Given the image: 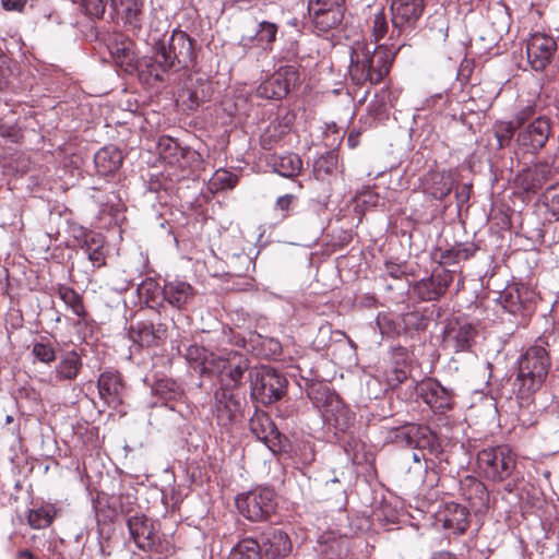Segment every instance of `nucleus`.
Returning a JSON list of instances; mask_svg holds the SVG:
<instances>
[{"label": "nucleus", "mask_w": 559, "mask_h": 559, "mask_svg": "<svg viewBox=\"0 0 559 559\" xmlns=\"http://www.w3.org/2000/svg\"><path fill=\"white\" fill-rule=\"evenodd\" d=\"M195 59L193 41L180 29H174L168 39L163 38L152 46V55L141 58L138 68L146 82H163L168 72H178L190 67Z\"/></svg>", "instance_id": "f257e3e1"}, {"label": "nucleus", "mask_w": 559, "mask_h": 559, "mask_svg": "<svg viewBox=\"0 0 559 559\" xmlns=\"http://www.w3.org/2000/svg\"><path fill=\"white\" fill-rule=\"evenodd\" d=\"M396 50L385 45L373 47L365 41H355L350 48L349 76L356 85L379 84L390 72Z\"/></svg>", "instance_id": "f03ea898"}, {"label": "nucleus", "mask_w": 559, "mask_h": 559, "mask_svg": "<svg viewBox=\"0 0 559 559\" xmlns=\"http://www.w3.org/2000/svg\"><path fill=\"white\" fill-rule=\"evenodd\" d=\"M542 338L519 360V373L513 383L520 408H530L533 394L544 384L550 368V357Z\"/></svg>", "instance_id": "7ed1b4c3"}, {"label": "nucleus", "mask_w": 559, "mask_h": 559, "mask_svg": "<svg viewBox=\"0 0 559 559\" xmlns=\"http://www.w3.org/2000/svg\"><path fill=\"white\" fill-rule=\"evenodd\" d=\"M477 466L486 479L503 481L515 469L516 459L507 445L488 447L478 452Z\"/></svg>", "instance_id": "20e7f679"}, {"label": "nucleus", "mask_w": 559, "mask_h": 559, "mask_svg": "<svg viewBox=\"0 0 559 559\" xmlns=\"http://www.w3.org/2000/svg\"><path fill=\"white\" fill-rule=\"evenodd\" d=\"M251 394L263 404H272L286 393L287 380L277 370L262 366L250 372Z\"/></svg>", "instance_id": "39448f33"}, {"label": "nucleus", "mask_w": 559, "mask_h": 559, "mask_svg": "<svg viewBox=\"0 0 559 559\" xmlns=\"http://www.w3.org/2000/svg\"><path fill=\"white\" fill-rule=\"evenodd\" d=\"M236 504L240 513L250 521L266 520L276 506L274 492L266 488L239 496Z\"/></svg>", "instance_id": "423d86ee"}, {"label": "nucleus", "mask_w": 559, "mask_h": 559, "mask_svg": "<svg viewBox=\"0 0 559 559\" xmlns=\"http://www.w3.org/2000/svg\"><path fill=\"white\" fill-rule=\"evenodd\" d=\"M298 80V71L294 66L281 67L258 86L257 95L265 99H282Z\"/></svg>", "instance_id": "0eeeda50"}, {"label": "nucleus", "mask_w": 559, "mask_h": 559, "mask_svg": "<svg viewBox=\"0 0 559 559\" xmlns=\"http://www.w3.org/2000/svg\"><path fill=\"white\" fill-rule=\"evenodd\" d=\"M558 46L552 36L536 33L526 44V56L531 68L535 71H544L552 61Z\"/></svg>", "instance_id": "6e6552de"}, {"label": "nucleus", "mask_w": 559, "mask_h": 559, "mask_svg": "<svg viewBox=\"0 0 559 559\" xmlns=\"http://www.w3.org/2000/svg\"><path fill=\"white\" fill-rule=\"evenodd\" d=\"M551 132L550 121L546 117H537L520 130L516 142L526 152L536 153L542 150L548 141Z\"/></svg>", "instance_id": "1a4fd4ad"}, {"label": "nucleus", "mask_w": 559, "mask_h": 559, "mask_svg": "<svg viewBox=\"0 0 559 559\" xmlns=\"http://www.w3.org/2000/svg\"><path fill=\"white\" fill-rule=\"evenodd\" d=\"M478 335L476 326L466 319H454L448 323L444 343L455 352L468 350Z\"/></svg>", "instance_id": "9d476101"}, {"label": "nucleus", "mask_w": 559, "mask_h": 559, "mask_svg": "<svg viewBox=\"0 0 559 559\" xmlns=\"http://www.w3.org/2000/svg\"><path fill=\"white\" fill-rule=\"evenodd\" d=\"M425 7V0H392V24L395 29H399V35L403 28L416 26Z\"/></svg>", "instance_id": "9b49d317"}, {"label": "nucleus", "mask_w": 559, "mask_h": 559, "mask_svg": "<svg viewBox=\"0 0 559 559\" xmlns=\"http://www.w3.org/2000/svg\"><path fill=\"white\" fill-rule=\"evenodd\" d=\"M262 554L266 559H282L290 555L293 544L284 531L269 527L260 535Z\"/></svg>", "instance_id": "f8f14e48"}, {"label": "nucleus", "mask_w": 559, "mask_h": 559, "mask_svg": "<svg viewBox=\"0 0 559 559\" xmlns=\"http://www.w3.org/2000/svg\"><path fill=\"white\" fill-rule=\"evenodd\" d=\"M215 414L219 426H228L237 420L241 413L242 400L226 388L215 392Z\"/></svg>", "instance_id": "ddd939ff"}, {"label": "nucleus", "mask_w": 559, "mask_h": 559, "mask_svg": "<svg viewBox=\"0 0 559 559\" xmlns=\"http://www.w3.org/2000/svg\"><path fill=\"white\" fill-rule=\"evenodd\" d=\"M212 95V85L203 76L189 75L179 94L183 105L189 110L197 109L201 104L207 102Z\"/></svg>", "instance_id": "4468645a"}, {"label": "nucleus", "mask_w": 559, "mask_h": 559, "mask_svg": "<svg viewBox=\"0 0 559 559\" xmlns=\"http://www.w3.org/2000/svg\"><path fill=\"white\" fill-rule=\"evenodd\" d=\"M451 282L452 275L443 270L417 282L414 286V294L424 301L438 300L445 294Z\"/></svg>", "instance_id": "2eb2a0df"}, {"label": "nucleus", "mask_w": 559, "mask_h": 559, "mask_svg": "<svg viewBox=\"0 0 559 559\" xmlns=\"http://www.w3.org/2000/svg\"><path fill=\"white\" fill-rule=\"evenodd\" d=\"M418 391L423 401L436 412L443 413L451 407V392L438 381L428 380L423 382L419 384Z\"/></svg>", "instance_id": "dca6fc26"}, {"label": "nucleus", "mask_w": 559, "mask_h": 559, "mask_svg": "<svg viewBox=\"0 0 559 559\" xmlns=\"http://www.w3.org/2000/svg\"><path fill=\"white\" fill-rule=\"evenodd\" d=\"M75 238L94 266L102 267L106 264L105 238L102 234L80 228V235H75Z\"/></svg>", "instance_id": "f3484780"}, {"label": "nucleus", "mask_w": 559, "mask_h": 559, "mask_svg": "<svg viewBox=\"0 0 559 559\" xmlns=\"http://www.w3.org/2000/svg\"><path fill=\"white\" fill-rule=\"evenodd\" d=\"M98 393L108 405L117 407L122 403L124 384L117 372L105 371L98 379Z\"/></svg>", "instance_id": "a211bd4d"}, {"label": "nucleus", "mask_w": 559, "mask_h": 559, "mask_svg": "<svg viewBox=\"0 0 559 559\" xmlns=\"http://www.w3.org/2000/svg\"><path fill=\"white\" fill-rule=\"evenodd\" d=\"M534 293L525 286H509L500 294L501 306L510 313L530 308Z\"/></svg>", "instance_id": "6ab92c4d"}, {"label": "nucleus", "mask_w": 559, "mask_h": 559, "mask_svg": "<svg viewBox=\"0 0 559 559\" xmlns=\"http://www.w3.org/2000/svg\"><path fill=\"white\" fill-rule=\"evenodd\" d=\"M550 176L551 168L548 164H537L521 173L518 182L526 192H535L549 181Z\"/></svg>", "instance_id": "aec40b11"}, {"label": "nucleus", "mask_w": 559, "mask_h": 559, "mask_svg": "<svg viewBox=\"0 0 559 559\" xmlns=\"http://www.w3.org/2000/svg\"><path fill=\"white\" fill-rule=\"evenodd\" d=\"M163 295L168 304L180 309L193 299L194 290L189 283L174 280L164 285Z\"/></svg>", "instance_id": "412c9836"}, {"label": "nucleus", "mask_w": 559, "mask_h": 559, "mask_svg": "<svg viewBox=\"0 0 559 559\" xmlns=\"http://www.w3.org/2000/svg\"><path fill=\"white\" fill-rule=\"evenodd\" d=\"M460 488L464 499L476 510L483 508L489 499V493L485 485L475 477H465L461 481Z\"/></svg>", "instance_id": "4be33fe9"}, {"label": "nucleus", "mask_w": 559, "mask_h": 559, "mask_svg": "<svg viewBox=\"0 0 559 559\" xmlns=\"http://www.w3.org/2000/svg\"><path fill=\"white\" fill-rule=\"evenodd\" d=\"M452 175L448 171L428 174L424 182V191L433 199L443 200L453 188Z\"/></svg>", "instance_id": "5701e85b"}, {"label": "nucleus", "mask_w": 559, "mask_h": 559, "mask_svg": "<svg viewBox=\"0 0 559 559\" xmlns=\"http://www.w3.org/2000/svg\"><path fill=\"white\" fill-rule=\"evenodd\" d=\"M128 527L139 548L147 549L154 545L155 536L146 518L131 516L128 520Z\"/></svg>", "instance_id": "b1692460"}, {"label": "nucleus", "mask_w": 559, "mask_h": 559, "mask_svg": "<svg viewBox=\"0 0 559 559\" xmlns=\"http://www.w3.org/2000/svg\"><path fill=\"white\" fill-rule=\"evenodd\" d=\"M122 160L121 151L114 145L103 147L94 156L95 166L102 175L115 173L121 166Z\"/></svg>", "instance_id": "393cba45"}, {"label": "nucleus", "mask_w": 559, "mask_h": 559, "mask_svg": "<svg viewBox=\"0 0 559 559\" xmlns=\"http://www.w3.org/2000/svg\"><path fill=\"white\" fill-rule=\"evenodd\" d=\"M271 164L278 175L287 178L299 175L302 169V160L295 153L274 155L271 159Z\"/></svg>", "instance_id": "a878e982"}, {"label": "nucleus", "mask_w": 559, "mask_h": 559, "mask_svg": "<svg viewBox=\"0 0 559 559\" xmlns=\"http://www.w3.org/2000/svg\"><path fill=\"white\" fill-rule=\"evenodd\" d=\"M428 432V427L414 424L406 425L396 431L395 441L408 448L423 447Z\"/></svg>", "instance_id": "bb28decb"}, {"label": "nucleus", "mask_w": 559, "mask_h": 559, "mask_svg": "<svg viewBox=\"0 0 559 559\" xmlns=\"http://www.w3.org/2000/svg\"><path fill=\"white\" fill-rule=\"evenodd\" d=\"M111 8L117 11L119 7L123 10L124 23L133 31L141 29V0H111Z\"/></svg>", "instance_id": "cd10ccee"}, {"label": "nucleus", "mask_w": 559, "mask_h": 559, "mask_svg": "<svg viewBox=\"0 0 559 559\" xmlns=\"http://www.w3.org/2000/svg\"><path fill=\"white\" fill-rule=\"evenodd\" d=\"M250 430L257 437V439L264 441L265 443L278 436V430L273 424L270 416L263 412L255 413L250 419Z\"/></svg>", "instance_id": "c85d7f7f"}, {"label": "nucleus", "mask_w": 559, "mask_h": 559, "mask_svg": "<svg viewBox=\"0 0 559 559\" xmlns=\"http://www.w3.org/2000/svg\"><path fill=\"white\" fill-rule=\"evenodd\" d=\"M81 367L80 355L75 350L67 352L56 367V378L58 380H73L79 374Z\"/></svg>", "instance_id": "c756f323"}, {"label": "nucleus", "mask_w": 559, "mask_h": 559, "mask_svg": "<svg viewBox=\"0 0 559 559\" xmlns=\"http://www.w3.org/2000/svg\"><path fill=\"white\" fill-rule=\"evenodd\" d=\"M319 8H314L313 13H309L314 27L320 32H328L334 27H336L344 17V10L341 9L331 10L328 12L320 13Z\"/></svg>", "instance_id": "7c9ffc66"}, {"label": "nucleus", "mask_w": 559, "mask_h": 559, "mask_svg": "<svg viewBox=\"0 0 559 559\" xmlns=\"http://www.w3.org/2000/svg\"><path fill=\"white\" fill-rule=\"evenodd\" d=\"M260 542L247 537L241 539L230 551V559H262Z\"/></svg>", "instance_id": "2f4dec72"}, {"label": "nucleus", "mask_w": 559, "mask_h": 559, "mask_svg": "<svg viewBox=\"0 0 559 559\" xmlns=\"http://www.w3.org/2000/svg\"><path fill=\"white\" fill-rule=\"evenodd\" d=\"M57 515V509L53 504L41 506L38 509L29 510L27 522L31 527L40 530L48 527Z\"/></svg>", "instance_id": "473e14b6"}, {"label": "nucleus", "mask_w": 559, "mask_h": 559, "mask_svg": "<svg viewBox=\"0 0 559 559\" xmlns=\"http://www.w3.org/2000/svg\"><path fill=\"white\" fill-rule=\"evenodd\" d=\"M476 247L473 243H459L444 250L440 254V263L453 264L462 260H467L474 255Z\"/></svg>", "instance_id": "72a5a7b5"}, {"label": "nucleus", "mask_w": 559, "mask_h": 559, "mask_svg": "<svg viewBox=\"0 0 559 559\" xmlns=\"http://www.w3.org/2000/svg\"><path fill=\"white\" fill-rule=\"evenodd\" d=\"M276 34L277 25L275 23L262 21L259 24V29L257 31L253 39L262 49H269L275 41Z\"/></svg>", "instance_id": "f704fd0d"}, {"label": "nucleus", "mask_w": 559, "mask_h": 559, "mask_svg": "<svg viewBox=\"0 0 559 559\" xmlns=\"http://www.w3.org/2000/svg\"><path fill=\"white\" fill-rule=\"evenodd\" d=\"M59 296L63 302L72 309L73 313L78 317L85 316L82 297L73 288L66 286L60 287Z\"/></svg>", "instance_id": "c9c22d12"}, {"label": "nucleus", "mask_w": 559, "mask_h": 559, "mask_svg": "<svg viewBox=\"0 0 559 559\" xmlns=\"http://www.w3.org/2000/svg\"><path fill=\"white\" fill-rule=\"evenodd\" d=\"M131 337L141 346H151L158 336L156 335L153 324L139 323L136 329H132Z\"/></svg>", "instance_id": "e433bc0d"}, {"label": "nucleus", "mask_w": 559, "mask_h": 559, "mask_svg": "<svg viewBox=\"0 0 559 559\" xmlns=\"http://www.w3.org/2000/svg\"><path fill=\"white\" fill-rule=\"evenodd\" d=\"M518 126L513 121H498L493 126L499 148L510 144Z\"/></svg>", "instance_id": "4c0bfd02"}, {"label": "nucleus", "mask_w": 559, "mask_h": 559, "mask_svg": "<svg viewBox=\"0 0 559 559\" xmlns=\"http://www.w3.org/2000/svg\"><path fill=\"white\" fill-rule=\"evenodd\" d=\"M452 509L453 514L451 516L445 518V525L448 527L457 530L460 533H464L468 526V512L464 507H461L459 504H454L452 508H449V511H451Z\"/></svg>", "instance_id": "58836bf2"}, {"label": "nucleus", "mask_w": 559, "mask_h": 559, "mask_svg": "<svg viewBox=\"0 0 559 559\" xmlns=\"http://www.w3.org/2000/svg\"><path fill=\"white\" fill-rule=\"evenodd\" d=\"M285 134V130L281 124H270L260 138V144L264 150H272Z\"/></svg>", "instance_id": "ea45409f"}, {"label": "nucleus", "mask_w": 559, "mask_h": 559, "mask_svg": "<svg viewBox=\"0 0 559 559\" xmlns=\"http://www.w3.org/2000/svg\"><path fill=\"white\" fill-rule=\"evenodd\" d=\"M152 391L162 399L171 400L179 393V386L171 379H159L153 384Z\"/></svg>", "instance_id": "a19ab883"}, {"label": "nucleus", "mask_w": 559, "mask_h": 559, "mask_svg": "<svg viewBox=\"0 0 559 559\" xmlns=\"http://www.w3.org/2000/svg\"><path fill=\"white\" fill-rule=\"evenodd\" d=\"M132 47L133 44L130 40L121 43V46H117L115 50H112V56L116 61L121 64L132 66L134 60Z\"/></svg>", "instance_id": "79ce46f5"}, {"label": "nucleus", "mask_w": 559, "mask_h": 559, "mask_svg": "<svg viewBox=\"0 0 559 559\" xmlns=\"http://www.w3.org/2000/svg\"><path fill=\"white\" fill-rule=\"evenodd\" d=\"M80 3L87 15L95 19H102L108 0H80Z\"/></svg>", "instance_id": "37998d69"}, {"label": "nucleus", "mask_w": 559, "mask_h": 559, "mask_svg": "<svg viewBox=\"0 0 559 559\" xmlns=\"http://www.w3.org/2000/svg\"><path fill=\"white\" fill-rule=\"evenodd\" d=\"M32 353L39 361L45 364H50L56 359V352L49 343H35Z\"/></svg>", "instance_id": "c03bdc74"}, {"label": "nucleus", "mask_w": 559, "mask_h": 559, "mask_svg": "<svg viewBox=\"0 0 559 559\" xmlns=\"http://www.w3.org/2000/svg\"><path fill=\"white\" fill-rule=\"evenodd\" d=\"M402 322L405 330H424L427 325L425 317L418 311H411L402 317Z\"/></svg>", "instance_id": "a18cd8bd"}, {"label": "nucleus", "mask_w": 559, "mask_h": 559, "mask_svg": "<svg viewBox=\"0 0 559 559\" xmlns=\"http://www.w3.org/2000/svg\"><path fill=\"white\" fill-rule=\"evenodd\" d=\"M247 364L245 360L239 361L238 364H229L226 368L225 376L229 378L228 385L237 386L241 382L243 378V373L247 370Z\"/></svg>", "instance_id": "49530a36"}, {"label": "nucleus", "mask_w": 559, "mask_h": 559, "mask_svg": "<svg viewBox=\"0 0 559 559\" xmlns=\"http://www.w3.org/2000/svg\"><path fill=\"white\" fill-rule=\"evenodd\" d=\"M314 8L322 9L320 10V13L328 12L331 10L341 9L344 10V2L343 0H309L308 2V11L309 13L314 12Z\"/></svg>", "instance_id": "de8ad7c7"}, {"label": "nucleus", "mask_w": 559, "mask_h": 559, "mask_svg": "<svg viewBox=\"0 0 559 559\" xmlns=\"http://www.w3.org/2000/svg\"><path fill=\"white\" fill-rule=\"evenodd\" d=\"M544 203L552 213V215H559V185L556 187H549L544 193Z\"/></svg>", "instance_id": "09e8293b"}, {"label": "nucleus", "mask_w": 559, "mask_h": 559, "mask_svg": "<svg viewBox=\"0 0 559 559\" xmlns=\"http://www.w3.org/2000/svg\"><path fill=\"white\" fill-rule=\"evenodd\" d=\"M295 200H296V197L292 193H287L285 195L278 197L274 204V210L280 212V216L282 218H286L289 214V210Z\"/></svg>", "instance_id": "8fccbe9b"}, {"label": "nucleus", "mask_w": 559, "mask_h": 559, "mask_svg": "<svg viewBox=\"0 0 559 559\" xmlns=\"http://www.w3.org/2000/svg\"><path fill=\"white\" fill-rule=\"evenodd\" d=\"M213 180V183L218 185L222 189H233L237 185L238 178L231 173L223 170L216 171Z\"/></svg>", "instance_id": "3c124183"}, {"label": "nucleus", "mask_w": 559, "mask_h": 559, "mask_svg": "<svg viewBox=\"0 0 559 559\" xmlns=\"http://www.w3.org/2000/svg\"><path fill=\"white\" fill-rule=\"evenodd\" d=\"M388 32V23L382 12L378 13L373 19L372 36L374 41H379Z\"/></svg>", "instance_id": "603ef678"}, {"label": "nucleus", "mask_w": 559, "mask_h": 559, "mask_svg": "<svg viewBox=\"0 0 559 559\" xmlns=\"http://www.w3.org/2000/svg\"><path fill=\"white\" fill-rule=\"evenodd\" d=\"M356 199L365 205L376 206L379 195L372 192L369 187H362L360 191H357Z\"/></svg>", "instance_id": "864d4df0"}, {"label": "nucleus", "mask_w": 559, "mask_h": 559, "mask_svg": "<svg viewBox=\"0 0 559 559\" xmlns=\"http://www.w3.org/2000/svg\"><path fill=\"white\" fill-rule=\"evenodd\" d=\"M535 115V106L534 105H527L521 110H519L515 115V121H513L518 128H521L526 121L532 119Z\"/></svg>", "instance_id": "5fc2aeb1"}, {"label": "nucleus", "mask_w": 559, "mask_h": 559, "mask_svg": "<svg viewBox=\"0 0 559 559\" xmlns=\"http://www.w3.org/2000/svg\"><path fill=\"white\" fill-rule=\"evenodd\" d=\"M9 74L10 70L7 66V57L4 52L0 49V90H3L8 86Z\"/></svg>", "instance_id": "6e6d98bb"}, {"label": "nucleus", "mask_w": 559, "mask_h": 559, "mask_svg": "<svg viewBox=\"0 0 559 559\" xmlns=\"http://www.w3.org/2000/svg\"><path fill=\"white\" fill-rule=\"evenodd\" d=\"M27 0H2V7L7 11L23 12Z\"/></svg>", "instance_id": "4d7b16f0"}, {"label": "nucleus", "mask_w": 559, "mask_h": 559, "mask_svg": "<svg viewBox=\"0 0 559 559\" xmlns=\"http://www.w3.org/2000/svg\"><path fill=\"white\" fill-rule=\"evenodd\" d=\"M205 350L202 347L197 345H191L188 347L186 357L188 360L200 361L204 358Z\"/></svg>", "instance_id": "13d9d810"}, {"label": "nucleus", "mask_w": 559, "mask_h": 559, "mask_svg": "<svg viewBox=\"0 0 559 559\" xmlns=\"http://www.w3.org/2000/svg\"><path fill=\"white\" fill-rule=\"evenodd\" d=\"M385 270L394 278H399L403 274L401 266L394 263H385Z\"/></svg>", "instance_id": "bf43d9fd"}, {"label": "nucleus", "mask_w": 559, "mask_h": 559, "mask_svg": "<svg viewBox=\"0 0 559 559\" xmlns=\"http://www.w3.org/2000/svg\"><path fill=\"white\" fill-rule=\"evenodd\" d=\"M15 559H39L28 549H22L16 552Z\"/></svg>", "instance_id": "052dcab7"}, {"label": "nucleus", "mask_w": 559, "mask_h": 559, "mask_svg": "<svg viewBox=\"0 0 559 559\" xmlns=\"http://www.w3.org/2000/svg\"><path fill=\"white\" fill-rule=\"evenodd\" d=\"M456 198H457L459 204L465 203L469 198L468 188L466 186H464L462 188V191L456 193Z\"/></svg>", "instance_id": "680f3d73"}, {"label": "nucleus", "mask_w": 559, "mask_h": 559, "mask_svg": "<svg viewBox=\"0 0 559 559\" xmlns=\"http://www.w3.org/2000/svg\"><path fill=\"white\" fill-rule=\"evenodd\" d=\"M394 373L395 378L393 379V381H395L396 383H402L407 378V372L405 370H395Z\"/></svg>", "instance_id": "e2e57ef3"}, {"label": "nucleus", "mask_w": 559, "mask_h": 559, "mask_svg": "<svg viewBox=\"0 0 559 559\" xmlns=\"http://www.w3.org/2000/svg\"><path fill=\"white\" fill-rule=\"evenodd\" d=\"M431 559H455V557L450 552L441 551L435 554Z\"/></svg>", "instance_id": "0e129e2a"}, {"label": "nucleus", "mask_w": 559, "mask_h": 559, "mask_svg": "<svg viewBox=\"0 0 559 559\" xmlns=\"http://www.w3.org/2000/svg\"><path fill=\"white\" fill-rule=\"evenodd\" d=\"M12 421H13V417H12L11 415H8V416L5 417V424H10V423H12Z\"/></svg>", "instance_id": "69168bd1"}, {"label": "nucleus", "mask_w": 559, "mask_h": 559, "mask_svg": "<svg viewBox=\"0 0 559 559\" xmlns=\"http://www.w3.org/2000/svg\"><path fill=\"white\" fill-rule=\"evenodd\" d=\"M413 460H414L415 462H419V461H420V457H419V455H418L417 453H415V452H414V453H413Z\"/></svg>", "instance_id": "338daca9"}, {"label": "nucleus", "mask_w": 559, "mask_h": 559, "mask_svg": "<svg viewBox=\"0 0 559 559\" xmlns=\"http://www.w3.org/2000/svg\"><path fill=\"white\" fill-rule=\"evenodd\" d=\"M73 2H75V0H72Z\"/></svg>", "instance_id": "774afa93"}]
</instances>
